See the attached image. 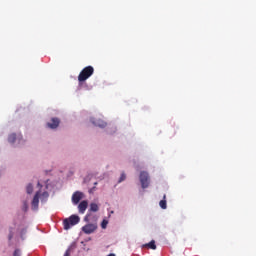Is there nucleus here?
Segmentation results:
<instances>
[{"instance_id": "412c9836", "label": "nucleus", "mask_w": 256, "mask_h": 256, "mask_svg": "<svg viewBox=\"0 0 256 256\" xmlns=\"http://www.w3.org/2000/svg\"><path fill=\"white\" fill-rule=\"evenodd\" d=\"M108 256H115V254L111 253V254H109Z\"/></svg>"}, {"instance_id": "39448f33", "label": "nucleus", "mask_w": 256, "mask_h": 256, "mask_svg": "<svg viewBox=\"0 0 256 256\" xmlns=\"http://www.w3.org/2000/svg\"><path fill=\"white\" fill-rule=\"evenodd\" d=\"M82 231L86 235H91V233H95V231H97V223L86 224L82 227Z\"/></svg>"}, {"instance_id": "dca6fc26", "label": "nucleus", "mask_w": 256, "mask_h": 256, "mask_svg": "<svg viewBox=\"0 0 256 256\" xmlns=\"http://www.w3.org/2000/svg\"><path fill=\"white\" fill-rule=\"evenodd\" d=\"M107 220H103L102 221V224H101V227H102V229H107Z\"/></svg>"}, {"instance_id": "6ab92c4d", "label": "nucleus", "mask_w": 256, "mask_h": 256, "mask_svg": "<svg viewBox=\"0 0 256 256\" xmlns=\"http://www.w3.org/2000/svg\"><path fill=\"white\" fill-rule=\"evenodd\" d=\"M24 211H27V202H24V207H23Z\"/></svg>"}, {"instance_id": "4468645a", "label": "nucleus", "mask_w": 256, "mask_h": 256, "mask_svg": "<svg viewBox=\"0 0 256 256\" xmlns=\"http://www.w3.org/2000/svg\"><path fill=\"white\" fill-rule=\"evenodd\" d=\"M26 191L28 195H31V193H33V184H28V186L26 187Z\"/></svg>"}, {"instance_id": "423d86ee", "label": "nucleus", "mask_w": 256, "mask_h": 256, "mask_svg": "<svg viewBox=\"0 0 256 256\" xmlns=\"http://www.w3.org/2000/svg\"><path fill=\"white\" fill-rule=\"evenodd\" d=\"M83 192L80 191H76L73 193L72 195V203L73 205H79V201H81V199H83Z\"/></svg>"}, {"instance_id": "4be33fe9", "label": "nucleus", "mask_w": 256, "mask_h": 256, "mask_svg": "<svg viewBox=\"0 0 256 256\" xmlns=\"http://www.w3.org/2000/svg\"><path fill=\"white\" fill-rule=\"evenodd\" d=\"M9 239H11V236L9 237Z\"/></svg>"}, {"instance_id": "2eb2a0df", "label": "nucleus", "mask_w": 256, "mask_h": 256, "mask_svg": "<svg viewBox=\"0 0 256 256\" xmlns=\"http://www.w3.org/2000/svg\"><path fill=\"white\" fill-rule=\"evenodd\" d=\"M125 179H127V176L125 175V173L123 172L118 180V183H123V181H125Z\"/></svg>"}, {"instance_id": "9d476101", "label": "nucleus", "mask_w": 256, "mask_h": 256, "mask_svg": "<svg viewBox=\"0 0 256 256\" xmlns=\"http://www.w3.org/2000/svg\"><path fill=\"white\" fill-rule=\"evenodd\" d=\"M91 123H93V125H95V127H100L101 129H104V127H107V122H105L101 119L92 118Z\"/></svg>"}, {"instance_id": "f3484780", "label": "nucleus", "mask_w": 256, "mask_h": 256, "mask_svg": "<svg viewBox=\"0 0 256 256\" xmlns=\"http://www.w3.org/2000/svg\"><path fill=\"white\" fill-rule=\"evenodd\" d=\"M13 256H21V252L19 251V249H16V250L14 251Z\"/></svg>"}, {"instance_id": "20e7f679", "label": "nucleus", "mask_w": 256, "mask_h": 256, "mask_svg": "<svg viewBox=\"0 0 256 256\" xmlns=\"http://www.w3.org/2000/svg\"><path fill=\"white\" fill-rule=\"evenodd\" d=\"M97 211H99V205H97V203H91L89 212L84 217L85 223H89V221H91V213H97Z\"/></svg>"}, {"instance_id": "9b49d317", "label": "nucleus", "mask_w": 256, "mask_h": 256, "mask_svg": "<svg viewBox=\"0 0 256 256\" xmlns=\"http://www.w3.org/2000/svg\"><path fill=\"white\" fill-rule=\"evenodd\" d=\"M142 247H148V249H152L153 251L157 249V245H155V240H152L147 244H143Z\"/></svg>"}, {"instance_id": "f8f14e48", "label": "nucleus", "mask_w": 256, "mask_h": 256, "mask_svg": "<svg viewBox=\"0 0 256 256\" xmlns=\"http://www.w3.org/2000/svg\"><path fill=\"white\" fill-rule=\"evenodd\" d=\"M167 195L163 196V200L159 202L161 209H167Z\"/></svg>"}, {"instance_id": "1a4fd4ad", "label": "nucleus", "mask_w": 256, "mask_h": 256, "mask_svg": "<svg viewBox=\"0 0 256 256\" xmlns=\"http://www.w3.org/2000/svg\"><path fill=\"white\" fill-rule=\"evenodd\" d=\"M87 207H89V202L87 200L81 201L78 205V211L81 215L87 211Z\"/></svg>"}, {"instance_id": "f03ea898", "label": "nucleus", "mask_w": 256, "mask_h": 256, "mask_svg": "<svg viewBox=\"0 0 256 256\" xmlns=\"http://www.w3.org/2000/svg\"><path fill=\"white\" fill-rule=\"evenodd\" d=\"M81 221V218L75 214L71 215L68 219L63 221L65 231H69L71 227L77 225Z\"/></svg>"}, {"instance_id": "a211bd4d", "label": "nucleus", "mask_w": 256, "mask_h": 256, "mask_svg": "<svg viewBox=\"0 0 256 256\" xmlns=\"http://www.w3.org/2000/svg\"><path fill=\"white\" fill-rule=\"evenodd\" d=\"M64 256H71V251L70 250H66V252L64 253Z\"/></svg>"}, {"instance_id": "0eeeda50", "label": "nucleus", "mask_w": 256, "mask_h": 256, "mask_svg": "<svg viewBox=\"0 0 256 256\" xmlns=\"http://www.w3.org/2000/svg\"><path fill=\"white\" fill-rule=\"evenodd\" d=\"M41 195V192L38 191L36 192V194L34 195V198L32 200V209L34 211H37L39 209V197Z\"/></svg>"}, {"instance_id": "f257e3e1", "label": "nucleus", "mask_w": 256, "mask_h": 256, "mask_svg": "<svg viewBox=\"0 0 256 256\" xmlns=\"http://www.w3.org/2000/svg\"><path fill=\"white\" fill-rule=\"evenodd\" d=\"M95 73V68L93 66H86L81 70V72L78 75V82L81 85L82 83H85L89 77H91Z\"/></svg>"}, {"instance_id": "ddd939ff", "label": "nucleus", "mask_w": 256, "mask_h": 256, "mask_svg": "<svg viewBox=\"0 0 256 256\" xmlns=\"http://www.w3.org/2000/svg\"><path fill=\"white\" fill-rule=\"evenodd\" d=\"M17 140V134L13 133L8 136L9 143H14Z\"/></svg>"}, {"instance_id": "aec40b11", "label": "nucleus", "mask_w": 256, "mask_h": 256, "mask_svg": "<svg viewBox=\"0 0 256 256\" xmlns=\"http://www.w3.org/2000/svg\"><path fill=\"white\" fill-rule=\"evenodd\" d=\"M38 187H43V186L41 185V183L38 182Z\"/></svg>"}, {"instance_id": "6e6552de", "label": "nucleus", "mask_w": 256, "mask_h": 256, "mask_svg": "<svg viewBox=\"0 0 256 256\" xmlns=\"http://www.w3.org/2000/svg\"><path fill=\"white\" fill-rule=\"evenodd\" d=\"M60 123L61 120H59V118H52L50 122L47 123V127H49V129H57Z\"/></svg>"}, {"instance_id": "7ed1b4c3", "label": "nucleus", "mask_w": 256, "mask_h": 256, "mask_svg": "<svg viewBox=\"0 0 256 256\" xmlns=\"http://www.w3.org/2000/svg\"><path fill=\"white\" fill-rule=\"evenodd\" d=\"M139 179L142 189H147L149 187V173L145 171L140 172Z\"/></svg>"}]
</instances>
